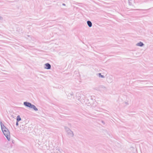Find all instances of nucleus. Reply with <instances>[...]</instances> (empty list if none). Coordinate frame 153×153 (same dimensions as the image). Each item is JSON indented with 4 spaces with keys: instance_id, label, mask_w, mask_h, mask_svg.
I'll use <instances>...</instances> for the list:
<instances>
[{
    "instance_id": "1",
    "label": "nucleus",
    "mask_w": 153,
    "mask_h": 153,
    "mask_svg": "<svg viewBox=\"0 0 153 153\" xmlns=\"http://www.w3.org/2000/svg\"><path fill=\"white\" fill-rule=\"evenodd\" d=\"M23 104L25 106L30 108L33 109L35 111H37L38 110V109L35 105L32 104L30 102H24Z\"/></svg>"
},
{
    "instance_id": "2",
    "label": "nucleus",
    "mask_w": 153,
    "mask_h": 153,
    "mask_svg": "<svg viewBox=\"0 0 153 153\" xmlns=\"http://www.w3.org/2000/svg\"><path fill=\"white\" fill-rule=\"evenodd\" d=\"M65 129L67 134L69 137H73L74 136V134L73 132L69 128L65 126Z\"/></svg>"
},
{
    "instance_id": "3",
    "label": "nucleus",
    "mask_w": 153,
    "mask_h": 153,
    "mask_svg": "<svg viewBox=\"0 0 153 153\" xmlns=\"http://www.w3.org/2000/svg\"><path fill=\"white\" fill-rule=\"evenodd\" d=\"M2 131L3 132V134L6 137L7 139L8 140L10 141V137H9L8 134L10 135V132L9 130L7 129H5L4 128V129L2 130Z\"/></svg>"
},
{
    "instance_id": "4",
    "label": "nucleus",
    "mask_w": 153,
    "mask_h": 153,
    "mask_svg": "<svg viewBox=\"0 0 153 153\" xmlns=\"http://www.w3.org/2000/svg\"><path fill=\"white\" fill-rule=\"evenodd\" d=\"M44 68L47 70H50L51 68V66L49 63H46L44 64Z\"/></svg>"
},
{
    "instance_id": "5",
    "label": "nucleus",
    "mask_w": 153,
    "mask_h": 153,
    "mask_svg": "<svg viewBox=\"0 0 153 153\" xmlns=\"http://www.w3.org/2000/svg\"><path fill=\"white\" fill-rule=\"evenodd\" d=\"M107 81L109 83H111L113 82V77L111 76H109L107 77Z\"/></svg>"
},
{
    "instance_id": "6",
    "label": "nucleus",
    "mask_w": 153,
    "mask_h": 153,
    "mask_svg": "<svg viewBox=\"0 0 153 153\" xmlns=\"http://www.w3.org/2000/svg\"><path fill=\"white\" fill-rule=\"evenodd\" d=\"M144 44L143 43L141 42H139L136 43V45L137 46L140 47H143L144 46Z\"/></svg>"
},
{
    "instance_id": "7",
    "label": "nucleus",
    "mask_w": 153,
    "mask_h": 153,
    "mask_svg": "<svg viewBox=\"0 0 153 153\" xmlns=\"http://www.w3.org/2000/svg\"><path fill=\"white\" fill-rule=\"evenodd\" d=\"M97 76L99 78L101 79H104L105 78V76L102 75L101 73H99L97 74Z\"/></svg>"
},
{
    "instance_id": "8",
    "label": "nucleus",
    "mask_w": 153,
    "mask_h": 153,
    "mask_svg": "<svg viewBox=\"0 0 153 153\" xmlns=\"http://www.w3.org/2000/svg\"><path fill=\"white\" fill-rule=\"evenodd\" d=\"M1 124V130H3V129H4V128H5V129H7H7L4 126L3 124L1 122H0Z\"/></svg>"
},
{
    "instance_id": "9",
    "label": "nucleus",
    "mask_w": 153,
    "mask_h": 153,
    "mask_svg": "<svg viewBox=\"0 0 153 153\" xmlns=\"http://www.w3.org/2000/svg\"><path fill=\"white\" fill-rule=\"evenodd\" d=\"M1 124V130H3V129H4V128H5V129H7H7L4 126L3 124L1 122H0Z\"/></svg>"
},
{
    "instance_id": "10",
    "label": "nucleus",
    "mask_w": 153,
    "mask_h": 153,
    "mask_svg": "<svg viewBox=\"0 0 153 153\" xmlns=\"http://www.w3.org/2000/svg\"><path fill=\"white\" fill-rule=\"evenodd\" d=\"M123 104L124 106H126L129 105V102L128 101H126L124 102H123Z\"/></svg>"
},
{
    "instance_id": "11",
    "label": "nucleus",
    "mask_w": 153,
    "mask_h": 153,
    "mask_svg": "<svg viewBox=\"0 0 153 153\" xmlns=\"http://www.w3.org/2000/svg\"><path fill=\"white\" fill-rule=\"evenodd\" d=\"M87 24L88 26L90 27H91L92 26V23L90 21H87Z\"/></svg>"
},
{
    "instance_id": "12",
    "label": "nucleus",
    "mask_w": 153,
    "mask_h": 153,
    "mask_svg": "<svg viewBox=\"0 0 153 153\" xmlns=\"http://www.w3.org/2000/svg\"><path fill=\"white\" fill-rule=\"evenodd\" d=\"M21 120V118L20 117V116L19 115H18L17 117L16 121H17V122H19Z\"/></svg>"
},
{
    "instance_id": "13",
    "label": "nucleus",
    "mask_w": 153,
    "mask_h": 153,
    "mask_svg": "<svg viewBox=\"0 0 153 153\" xmlns=\"http://www.w3.org/2000/svg\"><path fill=\"white\" fill-rule=\"evenodd\" d=\"M76 97L77 99V100L79 101H80V96H79V95H76ZM80 101H81L80 100Z\"/></svg>"
},
{
    "instance_id": "14",
    "label": "nucleus",
    "mask_w": 153,
    "mask_h": 153,
    "mask_svg": "<svg viewBox=\"0 0 153 153\" xmlns=\"http://www.w3.org/2000/svg\"><path fill=\"white\" fill-rule=\"evenodd\" d=\"M56 150V152H58V153H60L61 152V151H60V150L59 149H57Z\"/></svg>"
},
{
    "instance_id": "15",
    "label": "nucleus",
    "mask_w": 153,
    "mask_h": 153,
    "mask_svg": "<svg viewBox=\"0 0 153 153\" xmlns=\"http://www.w3.org/2000/svg\"><path fill=\"white\" fill-rule=\"evenodd\" d=\"M102 88L104 89H106V88L105 86H102Z\"/></svg>"
},
{
    "instance_id": "16",
    "label": "nucleus",
    "mask_w": 153,
    "mask_h": 153,
    "mask_svg": "<svg viewBox=\"0 0 153 153\" xmlns=\"http://www.w3.org/2000/svg\"><path fill=\"white\" fill-rule=\"evenodd\" d=\"M23 125H20V129H22V128H23Z\"/></svg>"
},
{
    "instance_id": "17",
    "label": "nucleus",
    "mask_w": 153,
    "mask_h": 153,
    "mask_svg": "<svg viewBox=\"0 0 153 153\" xmlns=\"http://www.w3.org/2000/svg\"><path fill=\"white\" fill-rule=\"evenodd\" d=\"M70 94L71 95V96L73 95H74V93H73V92H71L70 93Z\"/></svg>"
},
{
    "instance_id": "18",
    "label": "nucleus",
    "mask_w": 153,
    "mask_h": 153,
    "mask_svg": "<svg viewBox=\"0 0 153 153\" xmlns=\"http://www.w3.org/2000/svg\"><path fill=\"white\" fill-rule=\"evenodd\" d=\"M18 122H17V121H16V125L17 126H18L19 125Z\"/></svg>"
},
{
    "instance_id": "19",
    "label": "nucleus",
    "mask_w": 153,
    "mask_h": 153,
    "mask_svg": "<svg viewBox=\"0 0 153 153\" xmlns=\"http://www.w3.org/2000/svg\"><path fill=\"white\" fill-rule=\"evenodd\" d=\"M12 143H14V142H15V141H14V140H13L12 141Z\"/></svg>"
},
{
    "instance_id": "20",
    "label": "nucleus",
    "mask_w": 153,
    "mask_h": 153,
    "mask_svg": "<svg viewBox=\"0 0 153 153\" xmlns=\"http://www.w3.org/2000/svg\"><path fill=\"white\" fill-rule=\"evenodd\" d=\"M62 5H64V6H65V4H62Z\"/></svg>"
}]
</instances>
